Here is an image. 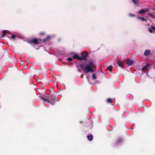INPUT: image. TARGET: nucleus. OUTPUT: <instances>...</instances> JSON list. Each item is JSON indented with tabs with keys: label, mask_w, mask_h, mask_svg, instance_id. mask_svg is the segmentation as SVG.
<instances>
[{
	"label": "nucleus",
	"mask_w": 155,
	"mask_h": 155,
	"mask_svg": "<svg viewBox=\"0 0 155 155\" xmlns=\"http://www.w3.org/2000/svg\"><path fill=\"white\" fill-rule=\"evenodd\" d=\"M94 63V61H91L86 65L82 63L80 64L79 66L85 73L92 72L95 71L96 68Z\"/></svg>",
	"instance_id": "nucleus-1"
},
{
	"label": "nucleus",
	"mask_w": 155,
	"mask_h": 155,
	"mask_svg": "<svg viewBox=\"0 0 155 155\" xmlns=\"http://www.w3.org/2000/svg\"><path fill=\"white\" fill-rule=\"evenodd\" d=\"M134 62V61L132 60L128 59L126 62V64L128 66L131 65Z\"/></svg>",
	"instance_id": "nucleus-2"
},
{
	"label": "nucleus",
	"mask_w": 155,
	"mask_h": 155,
	"mask_svg": "<svg viewBox=\"0 0 155 155\" xmlns=\"http://www.w3.org/2000/svg\"><path fill=\"white\" fill-rule=\"evenodd\" d=\"M41 99L47 102V103H51L52 105L54 104V102L53 99L51 100H48L47 99H45L43 98H41Z\"/></svg>",
	"instance_id": "nucleus-3"
},
{
	"label": "nucleus",
	"mask_w": 155,
	"mask_h": 155,
	"mask_svg": "<svg viewBox=\"0 0 155 155\" xmlns=\"http://www.w3.org/2000/svg\"><path fill=\"white\" fill-rule=\"evenodd\" d=\"M74 59H77L79 60H81V57L79 56L78 54H75L73 57Z\"/></svg>",
	"instance_id": "nucleus-4"
},
{
	"label": "nucleus",
	"mask_w": 155,
	"mask_h": 155,
	"mask_svg": "<svg viewBox=\"0 0 155 155\" xmlns=\"http://www.w3.org/2000/svg\"><path fill=\"white\" fill-rule=\"evenodd\" d=\"M35 45H37L38 44V41L37 39L35 38L31 41Z\"/></svg>",
	"instance_id": "nucleus-5"
},
{
	"label": "nucleus",
	"mask_w": 155,
	"mask_h": 155,
	"mask_svg": "<svg viewBox=\"0 0 155 155\" xmlns=\"http://www.w3.org/2000/svg\"><path fill=\"white\" fill-rule=\"evenodd\" d=\"M151 53V51L150 50H146L144 52V54L145 56H147L150 54Z\"/></svg>",
	"instance_id": "nucleus-6"
},
{
	"label": "nucleus",
	"mask_w": 155,
	"mask_h": 155,
	"mask_svg": "<svg viewBox=\"0 0 155 155\" xmlns=\"http://www.w3.org/2000/svg\"><path fill=\"white\" fill-rule=\"evenodd\" d=\"M149 66H150V64H147L145 66H144L141 69L142 71H144L145 69H147V68Z\"/></svg>",
	"instance_id": "nucleus-7"
},
{
	"label": "nucleus",
	"mask_w": 155,
	"mask_h": 155,
	"mask_svg": "<svg viewBox=\"0 0 155 155\" xmlns=\"http://www.w3.org/2000/svg\"><path fill=\"white\" fill-rule=\"evenodd\" d=\"M87 138L88 140L90 141L92 140L93 139V137L92 135H88L87 137Z\"/></svg>",
	"instance_id": "nucleus-8"
},
{
	"label": "nucleus",
	"mask_w": 155,
	"mask_h": 155,
	"mask_svg": "<svg viewBox=\"0 0 155 155\" xmlns=\"http://www.w3.org/2000/svg\"><path fill=\"white\" fill-rule=\"evenodd\" d=\"M88 53H87L85 52V55H86L85 56H83L82 57H81V60H86V58H87V55Z\"/></svg>",
	"instance_id": "nucleus-9"
},
{
	"label": "nucleus",
	"mask_w": 155,
	"mask_h": 155,
	"mask_svg": "<svg viewBox=\"0 0 155 155\" xmlns=\"http://www.w3.org/2000/svg\"><path fill=\"white\" fill-rule=\"evenodd\" d=\"M107 102L108 103H111L113 101V100L111 98H108L107 99Z\"/></svg>",
	"instance_id": "nucleus-10"
},
{
	"label": "nucleus",
	"mask_w": 155,
	"mask_h": 155,
	"mask_svg": "<svg viewBox=\"0 0 155 155\" xmlns=\"http://www.w3.org/2000/svg\"><path fill=\"white\" fill-rule=\"evenodd\" d=\"M7 31L6 30H4L2 31V37H3L5 36L7 32Z\"/></svg>",
	"instance_id": "nucleus-11"
},
{
	"label": "nucleus",
	"mask_w": 155,
	"mask_h": 155,
	"mask_svg": "<svg viewBox=\"0 0 155 155\" xmlns=\"http://www.w3.org/2000/svg\"><path fill=\"white\" fill-rule=\"evenodd\" d=\"M153 28H152V27H148V30L150 33H152L153 32Z\"/></svg>",
	"instance_id": "nucleus-12"
},
{
	"label": "nucleus",
	"mask_w": 155,
	"mask_h": 155,
	"mask_svg": "<svg viewBox=\"0 0 155 155\" xmlns=\"http://www.w3.org/2000/svg\"><path fill=\"white\" fill-rule=\"evenodd\" d=\"M117 63L118 65L121 68H123V66L121 62L120 61H118Z\"/></svg>",
	"instance_id": "nucleus-13"
},
{
	"label": "nucleus",
	"mask_w": 155,
	"mask_h": 155,
	"mask_svg": "<svg viewBox=\"0 0 155 155\" xmlns=\"http://www.w3.org/2000/svg\"><path fill=\"white\" fill-rule=\"evenodd\" d=\"M51 38V36L49 35L46 38L44 39L43 40V41H45L47 40H48Z\"/></svg>",
	"instance_id": "nucleus-14"
},
{
	"label": "nucleus",
	"mask_w": 155,
	"mask_h": 155,
	"mask_svg": "<svg viewBox=\"0 0 155 155\" xmlns=\"http://www.w3.org/2000/svg\"><path fill=\"white\" fill-rule=\"evenodd\" d=\"M96 78H97L96 77L95 75L94 74H93L92 75V79L94 80H95L96 79Z\"/></svg>",
	"instance_id": "nucleus-15"
},
{
	"label": "nucleus",
	"mask_w": 155,
	"mask_h": 155,
	"mask_svg": "<svg viewBox=\"0 0 155 155\" xmlns=\"http://www.w3.org/2000/svg\"><path fill=\"white\" fill-rule=\"evenodd\" d=\"M147 11V10L145 11L143 10H140L139 12V13L141 14V13H143V12H146Z\"/></svg>",
	"instance_id": "nucleus-16"
},
{
	"label": "nucleus",
	"mask_w": 155,
	"mask_h": 155,
	"mask_svg": "<svg viewBox=\"0 0 155 155\" xmlns=\"http://www.w3.org/2000/svg\"><path fill=\"white\" fill-rule=\"evenodd\" d=\"M108 68L109 71H111L112 70V67L111 65H110L108 67Z\"/></svg>",
	"instance_id": "nucleus-17"
},
{
	"label": "nucleus",
	"mask_w": 155,
	"mask_h": 155,
	"mask_svg": "<svg viewBox=\"0 0 155 155\" xmlns=\"http://www.w3.org/2000/svg\"><path fill=\"white\" fill-rule=\"evenodd\" d=\"M11 38L13 40H15V38L16 37V36L14 35H12L11 36Z\"/></svg>",
	"instance_id": "nucleus-18"
},
{
	"label": "nucleus",
	"mask_w": 155,
	"mask_h": 155,
	"mask_svg": "<svg viewBox=\"0 0 155 155\" xmlns=\"http://www.w3.org/2000/svg\"><path fill=\"white\" fill-rule=\"evenodd\" d=\"M149 15L151 16V17L152 18H155V15H153V14H149Z\"/></svg>",
	"instance_id": "nucleus-19"
},
{
	"label": "nucleus",
	"mask_w": 155,
	"mask_h": 155,
	"mask_svg": "<svg viewBox=\"0 0 155 155\" xmlns=\"http://www.w3.org/2000/svg\"><path fill=\"white\" fill-rule=\"evenodd\" d=\"M133 2L135 4H137V0H132Z\"/></svg>",
	"instance_id": "nucleus-20"
},
{
	"label": "nucleus",
	"mask_w": 155,
	"mask_h": 155,
	"mask_svg": "<svg viewBox=\"0 0 155 155\" xmlns=\"http://www.w3.org/2000/svg\"><path fill=\"white\" fill-rule=\"evenodd\" d=\"M129 16L130 17H134L135 16V15L133 14H129Z\"/></svg>",
	"instance_id": "nucleus-21"
},
{
	"label": "nucleus",
	"mask_w": 155,
	"mask_h": 155,
	"mask_svg": "<svg viewBox=\"0 0 155 155\" xmlns=\"http://www.w3.org/2000/svg\"><path fill=\"white\" fill-rule=\"evenodd\" d=\"M68 60L69 61H72L73 59L72 58L69 57L68 58Z\"/></svg>",
	"instance_id": "nucleus-22"
},
{
	"label": "nucleus",
	"mask_w": 155,
	"mask_h": 155,
	"mask_svg": "<svg viewBox=\"0 0 155 155\" xmlns=\"http://www.w3.org/2000/svg\"><path fill=\"white\" fill-rule=\"evenodd\" d=\"M140 20H141L142 21H145L146 20L144 18L142 17L140 18Z\"/></svg>",
	"instance_id": "nucleus-23"
},
{
	"label": "nucleus",
	"mask_w": 155,
	"mask_h": 155,
	"mask_svg": "<svg viewBox=\"0 0 155 155\" xmlns=\"http://www.w3.org/2000/svg\"><path fill=\"white\" fill-rule=\"evenodd\" d=\"M141 17H140L139 16H137V19H140V18H141Z\"/></svg>",
	"instance_id": "nucleus-24"
},
{
	"label": "nucleus",
	"mask_w": 155,
	"mask_h": 155,
	"mask_svg": "<svg viewBox=\"0 0 155 155\" xmlns=\"http://www.w3.org/2000/svg\"><path fill=\"white\" fill-rule=\"evenodd\" d=\"M152 28L153 31L155 32V27H152Z\"/></svg>",
	"instance_id": "nucleus-25"
},
{
	"label": "nucleus",
	"mask_w": 155,
	"mask_h": 155,
	"mask_svg": "<svg viewBox=\"0 0 155 155\" xmlns=\"http://www.w3.org/2000/svg\"><path fill=\"white\" fill-rule=\"evenodd\" d=\"M44 34V33H40V35H42Z\"/></svg>",
	"instance_id": "nucleus-26"
},
{
	"label": "nucleus",
	"mask_w": 155,
	"mask_h": 155,
	"mask_svg": "<svg viewBox=\"0 0 155 155\" xmlns=\"http://www.w3.org/2000/svg\"><path fill=\"white\" fill-rule=\"evenodd\" d=\"M78 71H79V72H81V71L79 69L78 70Z\"/></svg>",
	"instance_id": "nucleus-27"
},
{
	"label": "nucleus",
	"mask_w": 155,
	"mask_h": 155,
	"mask_svg": "<svg viewBox=\"0 0 155 155\" xmlns=\"http://www.w3.org/2000/svg\"><path fill=\"white\" fill-rule=\"evenodd\" d=\"M87 79H88V80L89 81V78H88Z\"/></svg>",
	"instance_id": "nucleus-28"
},
{
	"label": "nucleus",
	"mask_w": 155,
	"mask_h": 155,
	"mask_svg": "<svg viewBox=\"0 0 155 155\" xmlns=\"http://www.w3.org/2000/svg\"><path fill=\"white\" fill-rule=\"evenodd\" d=\"M155 1V0H154Z\"/></svg>",
	"instance_id": "nucleus-29"
}]
</instances>
